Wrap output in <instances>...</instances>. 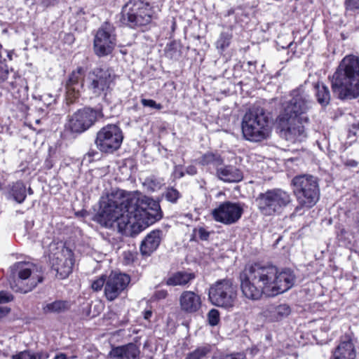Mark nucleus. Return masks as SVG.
I'll return each instance as SVG.
<instances>
[{"label":"nucleus","instance_id":"28","mask_svg":"<svg viewBox=\"0 0 359 359\" xmlns=\"http://www.w3.org/2000/svg\"><path fill=\"white\" fill-rule=\"evenodd\" d=\"M269 312L271 318L273 321H279L283 318L287 317L291 312L290 307L285 304H280L276 306H271Z\"/></svg>","mask_w":359,"mask_h":359},{"label":"nucleus","instance_id":"40","mask_svg":"<svg viewBox=\"0 0 359 359\" xmlns=\"http://www.w3.org/2000/svg\"><path fill=\"white\" fill-rule=\"evenodd\" d=\"M13 359H41L40 356L36 355L35 354L29 353L27 351H22L19 353L18 354L13 355L12 356Z\"/></svg>","mask_w":359,"mask_h":359},{"label":"nucleus","instance_id":"54","mask_svg":"<svg viewBox=\"0 0 359 359\" xmlns=\"http://www.w3.org/2000/svg\"><path fill=\"white\" fill-rule=\"evenodd\" d=\"M10 311V309L8 308H0V317L4 315H6Z\"/></svg>","mask_w":359,"mask_h":359},{"label":"nucleus","instance_id":"59","mask_svg":"<svg viewBox=\"0 0 359 359\" xmlns=\"http://www.w3.org/2000/svg\"><path fill=\"white\" fill-rule=\"evenodd\" d=\"M175 24H172V30H174V29H175Z\"/></svg>","mask_w":359,"mask_h":359},{"label":"nucleus","instance_id":"2","mask_svg":"<svg viewBox=\"0 0 359 359\" xmlns=\"http://www.w3.org/2000/svg\"><path fill=\"white\" fill-rule=\"evenodd\" d=\"M240 280L243 294L249 299L258 300L264 294L274 297L287 292L294 286L296 276L290 269L254 263L245 266Z\"/></svg>","mask_w":359,"mask_h":359},{"label":"nucleus","instance_id":"36","mask_svg":"<svg viewBox=\"0 0 359 359\" xmlns=\"http://www.w3.org/2000/svg\"><path fill=\"white\" fill-rule=\"evenodd\" d=\"M207 316H208V323L211 326L217 325L220 320L219 312L217 309H210L209 311V312L208 313Z\"/></svg>","mask_w":359,"mask_h":359},{"label":"nucleus","instance_id":"49","mask_svg":"<svg viewBox=\"0 0 359 359\" xmlns=\"http://www.w3.org/2000/svg\"><path fill=\"white\" fill-rule=\"evenodd\" d=\"M84 15L85 13L82 10L79 11V12L77 13L76 21H88V19L86 17H84Z\"/></svg>","mask_w":359,"mask_h":359},{"label":"nucleus","instance_id":"43","mask_svg":"<svg viewBox=\"0 0 359 359\" xmlns=\"http://www.w3.org/2000/svg\"><path fill=\"white\" fill-rule=\"evenodd\" d=\"M194 233L202 241H207L210 236V232L206 231L204 228L200 227L194 229Z\"/></svg>","mask_w":359,"mask_h":359},{"label":"nucleus","instance_id":"38","mask_svg":"<svg viewBox=\"0 0 359 359\" xmlns=\"http://www.w3.org/2000/svg\"><path fill=\"white\" fill-rule=\"evenodd\" d=\"M141 103L144 107H148L158 110L163 109V106L160 103H156L154 100L151 99H142Z\"/></svg>","mask_w":359,"mask_h":359},{"label":"nucleus","instance_id":"5","mask_svg":"<svg viewBox=\"0 0 359 359\" xmlns=\"http://www.w3.org/2000/svg\"><path fill=\"white\" fill-rule=\"evenodd\" d=\"M11 271L14 279L10 282V285L15 292H31L43 280L42 267L31 262L15 263Z\"/></svg>","mask_w":359,"mask_h":359},{"label":"nucleus","instance_id":"48","mask_svg":"<svg viewBox=\"0 0 359 359\" xmlns=\"http://www.w3.org/2000/svg\"><path fill=\"white\" fill-rule=\"evenodd\" d=\"M186 172L190 175H194L197 172V169L194 165H189L186 168Z\"/></svg>","mask_w":359,"mask_h":359},{"label":"nucleus","instance_id":"31","mask_svg":"<svg viewBox=\"0 0 359 359\" xmlns=\"http://www.w3.org/2000/svg\"><path fill=\"white\" fill-rule=\"evenodd\" d=\"M201 163L203 165H212L217 169L223 163V159L218 154L208 152L201 157Z\"/></svg>","mask_w":359,"mask_h":359},{"label":"nucleus","instance_id":"19","mask_svg":"<svg viewBox=\"0 0 359 359\" xmlns=\"http://www.w3.org/2000/svg\"><path fill=\"white\" fill-rule=\"evenodd\" d=\"M179 302L181 311L186 313L197 312L202 304L201 296L190 290L182 292L179 297Z\"/></svg>","mask_w":359,"mask_h":359},{"label":"nucleus","instance_id":"55","mask_svg":"<svg viewBox=\"0 0 359 359\" xmlns=\"http://www.w3.org/2000/svg\"><path fill=\"white\" fill-rule=\"evenodd\" d=\"M53 359H67L65 353H60L56 355Z\"/></svg>","mask_w":359,"mask_h":359},{"label":"nucleus","instance_id":"45","mask_svg":"<svg viewBox=\"0 0 359 359\" xmlns=\"http://www.w3.org/2000/svg\"><path fill=\"white\" fill-rule=\"evenodd\" d=\"M242 13V11L241 9L237 10H229L226 13V14H224L225 16H230L231 15H235V21L236 22H239L243 21V19L239 18L237 19V16Z\"/></svg>","mask_w":359,"mask_h":359},{"label":"nucleus","instance_id":"23","mask_svg":"<svg viewBox=\"0 0 359 359\" xmlns=\"http://www.w3.org/2000/svg\"><path fill=\"white\" fill-rule=\"evenodd\" d=\"M218 178L225 182H238L243 178L241 170L233 165H220L217 170Z\"/></svg>","mask_w":359,"mask_h":359},{"label":"nucleus","instance_id":"21","mask_svg":"<svg viewBox=\"0 0 359 359\" xmlns=\"http://www.w3.org/2000/svg\"><path fill=\"white\" fill-rule=\"evenodd\" d=\"M140 353L139 347L134 343L113 347L109 352L111 358L114 359H135Z\"/></svg>","mask_w":359,"mask_h":359},{"label":"nucleus","instance_id":"47","mask_svg":"<svg viewBox=\"0 0 359 359\" xmlns=\"http://www.w3.org/2000/svg\"><path fill=\"white\" fill-rule=\"evenodd\" d=\"M174 173L175 177L177 178H182L184 176V172L182 171V168L180 166H175Z\"/></svg>","mask_w":359,"mask_h":359},{"label":"nucleus","instance_id":"35","mask_svg":"<svg viewBox=\"0 0 359 359\" xmlns=\"http://www.w3.org/2000/svg\"><path fill=\"white\" fill-rule=\"evenodd\" d=\"M163 184V180L156 178L154 176H151L145 179L144 184L147 186L149 189L152 191L161 188Z\"/></svg>","mask_w":359,"mask_h":359},{"label":"nucleus","instance_id":"11","mask_svg":"<svg viewBox=\"0 0 359 359\" xmlns=\"http://www.w3.org/2000/svg\"><path fill=\"white\" fill-rule=\"evenodd\" d=\"M114 79L112 69L105 67H95L88 74V90L94 97H105L112 90Z\"/></svg>","mask_w":359,"mask_h":359},{"label":"nucleus","instance_id":"56","mask_svg":"<svg viewBox=\"0 0 359 359\" xmlns=\"http://www.w3.org/2000/svg\"><path fill=\"white\" fill-rule=\"evenodd\" d=\"M346 165L351 166V167H355L358 165V163L354 160H349Z\"/></svg>","mask_w":359,"mask_h":359},{"label":"nucleus","instance_id":"34","mask_svg":"<svg viewBox=\"0 0 359 359\" xmlns=\"http://www.w3.org/2000/svg\"><path fill=\"white\" fill-rule=\"evenodd\" d=\"M163 196L169 202L172 203H176L177 201L182 197V194L180 191L172 187H168Z\"/></svg>","mask_w":359,"mask_h":359},{"label":"nucleus","instance_id":"42","mask_svg":"<svg viewBox=\"0 0 359 359\" xmlns=\"http://www.w3.org/2000/svg\"><path fill=\"white\" fill-rule=\"evenodd\" d=\"M345 4L347 11L359 10V0H346Z\"/></svg>","mask_w":359,"mask_h":359},{"label":"nucleus","instance_id":"16","mask_svg":"<svg viewBox=\"0 0 359 359\" xmlns=\"http://www.w3.org/2000/svg\"><path fill=\"white\" fill-rule=\"evenodd\" d=\"M243 209L238 203L225 201L212 211L213 219L226 225L236 223L241 217Z\"/></svg>","mask_w":359,"mask_h":359},{"label":"nucleus","instance_id":"57","mask_svg":"<svg viewBox=\"0 0 359 359\" xmlns=\"http://www.w3.org/2000/svg\"><path fill=\"white\" fill-rule=\"evenodd\" d=\"M352 128L353 130H359V121L357 123H355L352 125Z\"/></svg>","mask_w":359,"mask_h":359},{"label":"nucleus","instance_id":"41","mask_svg":"<svg viewBox=\"0 0 359 359\" xmlns=\"http://www.w3.org/2000/svg\"><path fill=\"white\" fill-rule=\"evenodd\" d=\"M212 359H245L243 353H236L226 355H222L219 356H213Z\"/></svg>","mask_w":359,"mask_h":359},{"label":"nucleus","instance_id":"25","mask_svg":"<svg viewBox=\"0 0 359 359\" xmlns=\"http://www.w3.org/2000/svg\"><path fill=\"white\" fill-rule=\"evenodd\" d=\"M72 305V304L70 301L58 299L44 304L42 307V311L44 314L65 313L70 310Z\"/></svg>","mask_w":359,"mask_h":359},{"label":"nucleus","instance_id":"51","mask_svg":"<svg viewBox=\"0 0 359 359\" xmlns=\"http://www.w3.org/2000/svg\"><path fill=\"white\" fill-rule=\"evenodd\" d=\"M168 292L165 290H159L156 292V297L158 299H164L167 297Z\"/></svg>","mask_w":359,"mask_h":359},{"label":"nucleus","instance_id":"9","mask_svg":"<svg viewBox=\"0 0 359 359\" xmlns=\"http://www.w3.org/2000/svg\"><path fill=\"white\" fill-rule=\"evenodd\" d=\"M49 259L52 269L56 271V276L60 279H65L72 271L74 263L73 252L65 248L62 243L51 242L48 245Z\"/></svg>","mask_w":359,"mask_h":359},{"label":"nucleus","instance_id":"22","mask_svg":"<svg viewBox=\"0 0 359 359\" xmlns=\"http://www.w3.org/2000/svg\"><path fill=\"white\" fill-rule=\"evenodd\" d=\"M356 351L351 339L346 337L332 351L333 359H355Z\"/></svg>","mask_w":359,"mask_h":359},{"label":"nucleus","instance_id":"29","mask_svg":"<svg viewBox=\"0 0 359 359\" xmlns=\"http://www.w3.org/2000/svg\"><path fill=\"white\" fill-rule=\"evenodd\" d=\"M165 56L172 60H178L181 57V46L175 41L168 43L164 49Z\"/></svg>","mask_w":359,"mask_h":359},{"label":"nucleus","instance_id":"3","mask_svg":"<svg viewBox=\"0 0 359 359\" xmlns=\"http://www.w3.org/2000/svg\"><path fill=\"white\" fill-rule=\"evenodd\" d=\"M291 98L283 105L276 118L280 136L286 140L294 142L304 133L303 123L309 122L306 113L312 108L313 102L302 86L292 90Z\"/></svg>","mask_w":359,"mask_h":359},{"label":"nucleus","instance_id":"10","mask_svg":"<svg viewBox=\"0 0 359 359\" xmlns=\"http://www.w3.org/2000/svg\"><path fill=\"white\" fill-rule=\"evenodd\" d=\"M237 297V285L231 278H224L211 285L208 298L217 306L233 308Z\"/></svg>","mask_w":359,"mask_h":359},{"label":"nucleus","instance_id":"24","mask_svg":"<svg viewBox=\"0 0 359 359\" xmlns=\"http://www.w3.org/2000/svg\"><path fill=\"white\" fill-rule=\"evenodd\" d=\"M196 276L194 273H189L185 271H177L172 273L166 280V285L169 286H182L188 285Z\"/></svg>","mask_w":359,"mask_h":359},{"label":"nucleus","instance_id":"8","mask_svg":"<svg viewBox=\"0 0 359 359\" xmlns=\"http://www.w3.org/2000/svg\"><path fill=\"white\" fill-rule=\"evenodd\" d=\"M260 212L266 216L280 214L291 202L290 193L278 188L260 193L255 199Z\"/></svg>","mask_w":359,"mask_h":359},{"label":"nucleus","instance_id":"20","mask_svg":"<svg viewBox=\"0 0 359 359\" xmlns=\"http://www.w3.org/2000/svg\"><path fill=\"white\" fill-rule=\"evenodd\" d=\"M163 238V231L159 229L151 231L142 241L140 252L142 255L150 256L158 248Z\"/></svg>","mask_w":359,"mask_h":359},{"label":"nucleus","instance_id":"30","mask_svg":"<svg viewBox=\"0 0 359 359\" xmlns=\"http://www.w3.org/2000/svg\"><path fill=\"white\" fill-rule=\"evenodd\" d=\"M232 39L231 30L222 32L217 41H216V48L219 53H222L230 46Z\"/></svg>","mask_w":359,"mask_h":359},{"label":"nucleus","instance_id":"50","mask_svg":"<svg viewBox=\"0 0 359 359\" xmlns=\"http://www.w3.org/2000/svg\"><path fill=\"white\" fill-rule=\"evenodd\" d=\"M62 1L63 0H43V4H46L47 6H55Z\"/></svg>","mask_w":359,"mask_h":359},{"label":"nucleus","instance_id":"33","mask_svg":"<svg viewBox=\"0 0 359 359\" xmlns=\"http://www.w3.org/2000/svg\"><path fill=\"white\" fill-rule=\"evenodd\" d=\"M15 81H11L9 83L11 86V90H13V94H20L18 96L19 99H24L27 95L28 87H23L21 86L20 88H18L19 83H22L23 81L20 76L15 77Z\"/></svg>","mask_w":359,"mask_h":359},{"label":"nucleus","instance_id":"17","mask_svg":"<svg viewBox=\"0 0 359 359\" xmlns=\"http://www.w3.org/2000/svg\"><path fill=\"white\" fill-rule=\"evenodd\" d=\"M130 277L122 273L112 271L107 277L104 286V294L107 300L116 299L128 287Z\"/></svg>","mask_w":359,"mask_h":359},{"label":"nucleus","instance_id":"13","mask_svg":"<svg viewBox=\"0 0 359 359\" xmlns=\"http://www.w3.org/2000/svg\"><path fill=\"white\" fill-rule=\"evenodd\" d=\"M104 116L102 108L84 107L77 110L69 118L66 128L73 133H82L89 129L97 120Z\"/></svg>","mask_w":359,"mask_h":359},{"label":"nucleus","instance_id":"37","mask_svg":"<svg viewBox=\"0 0 359 359\" xmlns=\"http://www.w3.org/2000/svg\"><path fill=\"white\" fill-rule=\"evenodd\" d=\"M9 74V69L7 66V65L4 62L0 60V83L5 81Z\"/></svg>","mask_w":359,"mask_h":359},{"label":"nucleus","instance_id":"12","mask_svg":"<svg viewBox=\"0 0 359 359\" xmlns=\"http://www.w3.org/2000/svg\"><path fill=\"white\" fill-rule=\"evenodd\" d=\"M123 140L121 128L116 124H107L97 131L95 143L101 152L112 154L121 147Z\"/></svg>","mask_w":359,"mask_h":359},{"label":"nucleus","instance_id":"53","mask_svg":"<svg viewBox=\"0 0 359 359\" xmlns=\"http://www.w3.org/2000/svg\"><path fill=\"white\" fill-rule=\"evenodd\" d=\"M347 231L345 229H340L339 232L338 233L337 236L338 237H346V234L347 233Z\"/></svg>","mask_w":359,"mask_h":359},{"label":"nucleus","instance_id":"6","mask_svg":"<svg viewBox=\"0 0 359 359\" xmlns=\"http://www.w3.org/2000/svg\"><path fill=\"white\" fill-rule=\"evenodd\" d=\"M242 133L250 142H261L269 136V116L263 108L253 107L249 109L243 118Z\"/></svg>","mask_w":359,"mask_h":359},{"label":"nucleus","instance_id":"46","mask_svg":"<svg viewBox=\"0 0 359 359\" xmlns=\"http://www.w3.org/2000/svg\"><path fill=\"white\" fill-rule=\"evenodd\" d=\"M98 156V152L94 149H90L88 153L86 154L84 158L86 159L87 157L89 158L88 162H91L93 158Z\"/></svg>","mask_w":359,"mask_h":359},{"label":"nucleus","instance_id":"1","mask_svg":"<svg viewBox=\"0 0 359 359\" xmlns=\"http://www.w3.org/2000/svg\"><path fill=\"white\" fill-rule=\"evenodd\" d=\"M100 215L109 222H117L120 231L136 236L160 220L163 212L158 202L123 189L113 190L100 205Z\"/></svg>","mask_w":359,"mask_h":359},{"label":"nucleus","instance_id":"15","mask_svg":"<svg viewBox=\"0 0 359 359\" xmlns=\"http://www.w3.org/2000/svg\"><path fill=\"white\" fill-rule=\"evenodd\" d=\"M115 44L114 29L111 24H105L97 31L95 35L94 52L98 57L108 55L112 53Z\"/></svg>","mask_w":359,"mask_h":359},{"label":"nucleus","instance_id":"44","mask_svg":"<svg viewBox=\"0 0 359 359\" xmlns=\"http://www.w3.org/2000/svg\"><path fill=\"white\" fill-rule=\"evenodd\" d=\"M13 299V297L8 293L1 291L0 292V304L9 302Z\"/></svg>","mask_w":359,"mask_h":359},{"label":"nucleus","instance_id":"39","mask_svg":"<svg viewBox=\"0 0 359 359\" xmlns=\"http://www.w3.org/2000/svg\"><path fill=\"white\" fill-rule=\"evenodd\" d=\"M107 279L104 276H100L99 278L95 280L91 285L92 289L95 291L101 290L104 285L106 284Z\"/></svg>","mask_w":359,"mask_h":359},{"label":"nucleus","instance_id":"32","mask_svg":"<svg viewBox=\"0 0 359 359\" xmlns=\"http://www.w3.org/2000/svg\"><path fill=\"white\" fill-rule=\"evenodd\" d=\"M211 351V346L209 344H205L197 347L193 351L189 353L184 359H203Z\"/></svg>","mask_w":359,"mask_h":359},{"label":"nucleus","instance_id":"7","mask_svg":"<svg viewBox=\"0 0 359 359\" xmlns=\"http://www.w3.org/2000/svg\"><path fill=\"white\" fill-rule=\"evenodd\" d=\"M292 185L301 208H311L319 201L320 191L318 177L311 175H297L292 179Z\"/></svg>","mask_w":359,"mask_h":359},{"label":"nucleus","instance_id":"18","mask_svg":"<svg viewBox=\"0 0 359 359\" xmlns=\"http://www.w3.org/2000/svg\"><path fill=\"white\" fill-rule=\"evenodd\" d=\"M83 69L81 67L74 70L68 77L65 83V90L68 100L73 102L81 95L83 87Z\"/></svg>","mask_w":359,"mask_h":359},{"label":"nucleus","instance_id":"52","mask_svg":"<svg viewBox=\"0 0 359 359\" xmlns=\"http://www.w3.org/2000/svg\"><path fill=\"white\" fill-rule=\"evenodd\" d=\"M151 316H152L151 311L148 310V311H144V319L149 320V318L151 317Z\"/></svg>","mask_w":359,"mask_h":359},{"label":"nucleus","instance_id":"4","mask_svg":"<svg viewBox=\"0 0 359 359\" xmlns=\"http://www.w3.org/2000/svg\"><path fill=\"white\" fill-rule=\"evenodd\" d=\"M334 95L340 100L359 97V57L345 56L330 76Z\"/></svg>","mask_w":359,"mask_h":359},{"label":"nucleus","instance_id":"58","mask_svg":"<svg viewBox=\"0 0 359 359\" xmlns=\"http://www.w3.org/2000/svg\"><path fill=\"white\" fill-rule=\"evenodd\" d=\"M27 192H28V194H29V195H32V194H34V191H33V190H32V189L31 187H29V188L27 189Z\"/></svg>","mask_w":359,"mask_h":359},{"label":"nucleus","instance_id":"26","mask_svg":"<svg viewBox=\"0 0 359 359\" xmlns=\"http://www.w3.org/2000/svg\"><path fill=\"white\" fill-rule=\"evenodd\" d=\"M313 88L318 103L322 107L329 105L331 100V93L328 86L323 82L318 81L314 84Z\"/></svg>","mask_w":359,"mask_h":359},{"label":"nucleus","instance_id":"14","mask_svg":"<svg viewBox=\"0 0 359 359\" xmlns=\"http://www.w3.org/2000/svg\"><path fill=\"white\" fill-rule=\"evenodd\" d=\"M121 18L128 22H151L157 19L149 4L142 0H129L122 8Z\"/></svg>","mask_w":359,"mask_h":359},{"label":"nucleus","instance_id":"27","mask_svg":"<svg viewBox=\"0 0 359 359\" xmlns=\"http://www.w3.org/2000/svg\"><path fill=\"white\" fill-rule=\"evenodd\" d=\"M26 187L23 182L17 181L10 186L9 195L18 203H22L26 198Z\"/></svg>","mask_w":359,"mask_h":359}]
</instances>
